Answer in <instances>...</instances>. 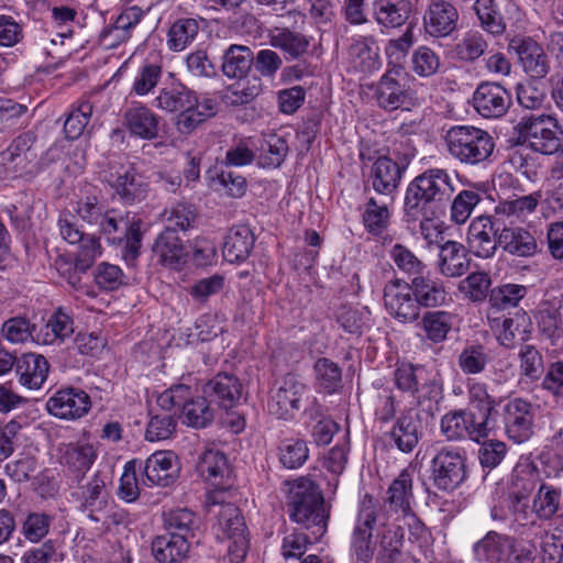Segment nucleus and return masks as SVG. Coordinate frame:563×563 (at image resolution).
I'll return each instance as SVG.
<instances>
[{
  "label": "nucleus",
  "mask_w": 563,
  "mask_h": 563,
  "mask_svg": "<svg viewBox=\"0 0 563 563\" xmlns=\"http://www.w3.org/2000/svg\"><path fill=\"white\" fill-rule=\"evenodd\" d=\"M454 187L446 169L428 168L407 186L404 218L407 223H420L423 232L429 223L446 213Z\"/></svg>",
  "instance_id": "nucleus-1"
},
{
  "label": "nucleus",
  "mask_w": 563,
  "mask_h": 563,
  "mask_svg": "<svg viewBox=\"0 0 563 563\" xmlns=\"http://www.w3.org/2000/svg\"><path fill=\"white\" fill-rule=\"evenodd\" d=\"M286 511L298 530L311 531L312 539H322L328 531L331 505L327 504L320 486L307 476L289 483Z\"/></svg>",
  "instance_id": "nucleus-2"
},
{
  "label": "nucleus",
  "mask_w": 563,
  "mask_h": 563,
  "mask_svg": "<svg viewBox=\"0 0 563 563\" xmlns=\"http://www.w3.org/2000/svg\"><path fill=\"white\" fill-rule=\"evenodd\" d=\"M416 154L417 150L410 140L394 143L387 154L377 157L369 148L361 150L358 154L361 163L363 165L372 163L367 180L364 183V191L367 190V185H371L376 194L391 197L397 192Z\"/></svg>",
  "instance_id": "nucleus-3"
},
{
  "label": "nucleus",
  "mask_w": 563,
  "mask_h": 563,
  "mask_svg": "<svg viewBox=\"0 0 563 563\" xmlns=\"http://www.w3.org/2000/svg\"><path fill=\"white\" fill-rule=\"evenodd\" d=\"M444 142L454 159L470 166L489 162L496 146L488 131L467 124L451 126L445 132Z\"/></svg>",
  "instance_id": "nucleus-4"
},
{
  "label": "nucleus",
  "mask_w": 563,
  "mask_h": 563,
  "mask_svg": "<svg viewBox=\"0 0 563 563\" xmlns=\"http://www.w3.org/2000/svg\"><path fill=\"white\" fill-rule=\"evenodd\" d=\"M385 515L384 504L371 494L363 496L350 542V555L354 560L353 563H372L376 550L373 530Z\"/></svg>",
  "instance_id": "nucleus-5"
},
{
  "label": "nucleus",
  "mask_w": 563,
  "mask_h": 563,
  "mask_svg": "<svg viewBox=\"0 0 563 563\" xmlns=\"http://www.w3.org/2000/svg\"><path fill=\"white\" fill-rule=\"evenodd\" d=\"M143 220L136 213L126 212L120 219L109 216L106 212L99 223L100 233L106 235L112 244L122 245L121 255L129 267H135L141 255Z\"/></svg>",
  "instance_id": "nucleus-6"
},
{
  "label": "nucleus",
  "mask_w": 563,
  "mask_h": 563,
  "mask_svg": "<svg viewBox=\"0 0 563 563\" xmlns=\"http://www.w3.org/2000/svg\"><path fill=\"white\" fill-rule=\"evenodd\" d=\"M468 478L467 453L464 449L443 446L430 463V481L442 493H453Z\"/></svg>",
  "instance_id": "nucleus-7"
},
{
  "label": "nucleus",
  "mask_w": 563,
  "mask_h": 563,
  "mask_svg": "<svg viewBox=\"0 0 563 563\" xmlns=\"http://www.w3.org/2000/svg\"><path fill=\"white\" fill-rule=\"evenodd\" d=\"M103 181L122 205L140 203L150 192V183L134 163L110 164L104 172Z\"/></svg>",
  "instance_id": "nucleus-8"
},
{
  "label": "nucleus",
  "mask_w": 563,
  "mask_h": 563,
  "mask_svg": "<svg viewBox=\"0 0 563 563\" xmlns=\"http://www.w3.org/2000/svg\"><path fill=\"white\" fill-rule=\"evenodd\" d=\"M407 75L400 64L389 62L387 70L379 78L374 89V98L377 106L387 112L398 109L410 110L416 106V98L410 87L401 82Z\"/></svg>",
  "instance_id": "nucleus-9"
},
{
  "label": "nucleus",
  "mask_w": 563,
  "mask_h": 563,
  "mask_svg": "<svg viewBox=\"0 0 563 563\" xmlns=\"http://www.w3.org/2000/svg\"><path fill=\"white\" fill-rule=\"evenodd\" d=\"M516 130L518 132L517 144L528 143L533 152L551 155L561 147L562 131L549 115L523 117L516 125Z\"/></svg>",
  "instance_id": "nucleus-10"
},
{
  "label": "nucleus",
  "mask_w": 563,
  "mask_h": 563,
  "mask_svg": "<svg viewBox=\"0 0 563 563\" xmlns=\"http://www.w3.org/2000/svg\"><path fill=\"white\" fill-rule=\"evenodd\" d=\"M503 230L505 231V219L495 211L474 218L467 229L468 252L481 260L493 258L499 250Z\"/></svg>",
  "instance_id": "nucleus-11"
},
{
  "label": "nucleus",
  "mask_w": 563,
  "mask_h": 563,
  "mask_svg": "<svg viewBox=\"0 0 563 563\" xmlns=\"http://www.w3.org/2000/svg\"><path fill=\"white\" fill-rule=\"evenodd\" d=\"M217 525L222 538L229 541L230 562L242 563L250 549V533L241 509L232 503L220 504Z\"/></svg>",
  "instance_id": "nucleus-12"
},
{
  "label": "nucleus",
  "mask_w": 563,
  "mask_h": 563,
  "mask_svg": "<svg viewBox=\"0 0 563 563\" xmlns=\"http://www.w3.org/2000/svg\"><path fill=\"white\" fill-rule=\"evenodd\" d=\"M504 432L516 444L528 442L534 434L536 406L521 397L503 400L499 413Z\"/></svg>",
  "instance_id": "nucleus-13"
},
{
  "label": "nucleus",
  "mask_w": 563,
  "mask_h": 563,
  "mask_svg": "<svg viewBox=\"0 0 563 563\" xmlns=\"http://www.w3.org/2000/svg\"><path fill=\"white\" fill-rule=\"evenodd\" d=\"M508 53L516 56L531 79H544L551 71V59L543 45L533 36L518 34L508 42Z\"/></svg>",
  "instance_id": "nucleus-14"
},
{
  "label": "nucleus",
  "mask_w": 563,
  "mask_h": 563,
  "mask_svg": "<svg viewBox=\"0 0 563 563\" xmlns=\"http://www.w3.org/2000/svg\"><path fill=\"white\" fill-rule=\"evenodd\" d=\"M384 303L391 318L401 323H412L420 318V307L409 282L394 278L384 286Z\"/></svg>",
  "instance_id": "nucleus-15"
},
{
  "label": "nucleus",
  "mask_w": 563,
  "mask_h": 563,
  "mask_svg": "<svg viewBox=\"0 0 563 563\" xmlns=\"http://www.w3.org/2000/svg\"><path fill=\"white\" fill-rule=\"evenodd\" d=\"M306 384L295 374H286L276 390L271 393L267 408L268 412L278 419L289 420L300 410L302 397L307 394Z\"/></svg>",
  "instance_id": "nucleus-16"
},
{
  "label": "nucleus",
  "mask_w": 563,
  "mask_h": 563,
  "mask_svg": "<svg viewBox=\"0 0 563 563\" xmlns=\"http://www.w3.org/2000/svg\"><path fill=\"white\" fill-rule=\"evenodd\" d=\"M424 437V427L420 413L413 409H405L395 419L384 438L391 448H396L404 454H410Z\"/></svg>",
  "instance_id": "nucleus-17"
},
{
  "label": "nucleus",
  "mask_w": 563,
  "mask_h": 563,
  "mask_svg": "<svg viewBox=\"0 0 563 563\" xmlns=\"http://www.w3.org/2000/svg\"><path fill=\"white\" fill-rule=\"evenodd\" d=\"M142 470V484L147 487H168L179 477L178 456L173 451H156L144 463L139 462Z\"/></svg>",
  "instance_id": "nucleus-18"
},
{
  "label": "nucleus",
  "mask_w": 563,
  "mask_h": 563,
  "mask_svg": "<svg viewBox=\"0 0 563 563\" xmlns=\"http://www.w3.org/2000/svg\"><path fill=\"white\" fill-rule=\"evenodd\" d=\"M198 104L197 92L180 81H173L159 89L154 106L167 113H178L176 128L181 133L184 118Z\"/></svg>",
  "instance_id": "nucleus-19"
},
{
  "label": "nucleus",
  "mask_w": 563,
  "mask_h": 563,
  "mask_svg": "<svg viewBox=\"0 0 563 563\" xmlns=\"http://www.w3.org/2000/svg\"><path fill=\"white\" fill-rule=\"evenodd\" d=\"M472 104L475 111L485 119L504 117L512 104L511 93L499 82L483 81L477 85Z\"/></svg>",
  "instance_id": "nucleus-20"
},
{
  "label": "nucleus",
  "mask_w": 563,
  "mask_h": 563,
  "mask_svg": "<svg viewBox=\"0 0 563 563\" xmlns=\"http://www.w3.org/2000/svg\"><path fill=\"white\" fill-rule=\"evenodd\" d=\"M440 430L449 441H461L470 439L479 443L482 439H487L492 433L471 411L465 409H455L446 412L440 421Z\"/></svg>",
  "instance_id": "nucleus-21"
},
{
  "label": "nucleus",
  "mask_w": 563,
  "mask_h": 563,
  "mask_svg": "<svg viewBox=\"0 0 563 563\" xmlns=\"http://www.w3.org/2000/svg\"><path fill=\"white\" fill-rule=\"evenodd\" d=\"M460 13L450 0H428L422 21L427 34L440 38L451 35L457 29Z\"/></svg>",
  "instance_id": "nucleus-22"
},
{
  "label": "nucleus",
  "mask_w": 563,
  "mask_h": 563,
  "mask_svg": "<svg viewBox=\"0 0 563 563\" xmlns=\"http://www.w3.org/2000/svg\"><path fill=\"white\" fill-rule=\"evenodd\" d=\"M467 399L468 406L464 409L494 432L499 427L497 417L503 400L492 396L485 383L474 380L467 383Z\"/></svg>",
  "instance_id": "nucleus-23"
},
{
  "label": "nucleus",
  "mask_w": 563,
  "mask_h": 563,
  "mask_svg": "<svg viewBox=\"0 0 563 563\" xmlns=\"http://www.w3.org/2000/svg\"><path fill=\"white\" fill-rule=\"evenodd\" d=\"M91 398L82 389L66 387L57 390L46 402L47 411L60 419L76 420L89 412Z\"/></svg>",
  "instance_id": "nucleus-24"
},
{
  "label": "nucleus",
  "mask_w": 563,
  "mask_h": 563,
  "mask_svg": "<svg viewBox=\"0 0 563 563\" xmlns=\"http://www.w3.org/2000/svg\"><path fill=\"white\" fill-rule=\"evenodd\" d=\"M197 472L201 478L217 490L227 492L233 484V471L227 455L220 450L203 451L197 462Z\"/></svg>",
  "instance_id": "nucleus-25"
},
{
  "label": "nucleus",
  "mask_w": 563,
  "mask_h": 563,
  "mask_svg": "<svg viewBox=\"0 0 563 563\" xmlns=\"http://www.w3.org/2000/svg\"><path fill=\"white\" fill-rule=\"evenodd\" d=\"M59 464L74 475L77 484L81 483L86 473L98 457L95 444L85 441L60 443L58 446Z\"/></svg>",
  "instance_id": "nucleus-26"
},
{
  "label": "nucleus",
  "mask_w": 563,
  "mask_h": 563,
  "mask_svg": "<svg viewBox=\"0 0 563 563\" xmlns=\"http://www.w3.org/2000/svg\"><path fill=\"white\" fill-rule=\"evenodd\" d=\"M243 385L240 378L228 372H219L202 386V394L212 404L229 410L235 407L242 397Z\"/></svg>",
  "instance_id": "nucleus-27"
},
{
  "label": "nucleus",
  "mask_w": 563,
  "mask_h": 563,
  "mask_svg": "<svg viewBox=\"0 0 563 563\" xmlns=\"http://www.w3.org/2000/svg\"><path fill=\"white\" fill-rule=\"evenodd\" d=\"M159 115L142 102H131L123 113V125L130 136L145 141L159 136Z\"/></svg>",
  "instance_id": "nucleus-28"
},
{
  "label": "nucleus",
  "mask_w": 563,
  "mask_h": 563,
  "mask_svg": "<svg viewBox=\"0 0 563 563\" xmlns=\"http://www.w3.org/2000/svg\"><path fill=\"white\" fill-rule=\"evenodd\" d=\"M514 536L489 530L472 547L477 563H505L517 543Z\"/></svg>",
  "instance_id": "nucleus-29"
},
{
  "label": "nucleus",
  "mask_w": 563,
  "mask_h": 563,
  "mask_svg": "<svg viewBox=\"0 0 563 563\" xmlns=\"http://www.w3.org/2000/svg\"><path fill=\"white\" fill-rule=\"evenodd\" d=\"M152 251L159 258L162 265L173 269H180L189 256L178 231L170 225L156 236Z\"/></svg>",
  "instance_id": "nucleus-30"
},
{
  "label": "nucleus",
  "mask_w": 563,
  "mask_h": 563,
  "mask_svg": "<svg viewBox=\"0 0 563 563\" xmlns=\"http://www.w3.org/2000/svg\"><path fill=\"white\" fill-rule=\"evenodd\" d=\"M416 295L418 305L421 308L434 309L445 306L451 300L444 283L432 277L427 271L416 278L409 280Z\"/></svg>",
  "instance_id": "nucleus-31"
},
{
  "label": "nucleus",
  "mask_w": 563,
  "mask_h": 563,
  "mask_svg": "<svg viewBox=\"0 0 563 563\" xmlns=\"http://www.w3.org/2000/svg\"><path fill=\"white\" fill-rule=\"evenodd\" d=\"M145 11L137 5L125 8L110 24L100 33V42L107 47H115L122 42H126L132 36V30L141 22Z\"/></svg>",
  "instance_id": "nucleus-32"
},
{
  "label": "nucleus",
  "mask_w": 563,
  "mask_h": 563,
  "mask_svg": "<svg viewBox=\"0 0 563 563\" xmlns=\"http://www.w3.org/2000/svg\"><path fill=\"white\" fill-rule=\"evenodd\" d=\"M255 244V234L246 224L233 225L227 233L223 242V257L229 263L245 262Z\"/></svg>",
  "instance_id": "nucleus-33"
},
{
  "label": "nucleus",
  "mask_w": 563,
  "mask_h": 563,
  "mask_svg": "<svg viewBox=\"0 0 563 563\" xmlns=\"http://www.w3.org/2000/svg\"><path fill=\"white\" fill-rule=\"evenodd\" d=\"M468 247L457 241L449 240L440 246L438 268L439 272L450 278L464 275L471 265Z\"/></svg>",
  "instance_id": "nucleus-34"
},
{
  "label": "nucleus",
  "mask_w": 563,
  "mask_h": 563,
  "mask_svg": "<svg viewBox=\"0 0 563 563\" xmlns=\"http://www.w3.org/2000/svg\"><path fill=\"white\" fill-rule=\"evenodd\" d=\"M14 367L20 384L29 389L41 388L49 372L48 361L36 353H24L16 357Z\"/></svg>",
  "instance_id": "nucleus-35"
},
{
  "label": "nucleus",
  "mask_w": 563,
  "mask_h": 563,
  "mask_svg": "<svg viewBox=\"0 0 563 563\" xmlns=\"http://www.w3.org/2000/svg\"><path fill=\"white\" fill-rule=\"evenodd\" d=\"M499 242V247L512 256L531 257L539 252L537 239L528 229L511 223L508 225L506 221Z\"/></svg>",
  "instance_id": "nucleus-36"
},
{
  "label": "nucleus",
  "mask_w": 563,
  "mask_h": 563,
  "mask_svg": "<svg viewBox=\"0 0 563 563\" xmlns=\"http://www.w3.org/2000/svg\"><path fill=\"white\" fill-rule=\"evenodd\" d=\"M443 391L444 383L441 373L429 369L412 397L427 415L434 417L439 410L440 402L444 398Z\"/></svg>",
  "instance_id": "nucleus-37"
},
{
  "label": "nucleus",
  "mask_w": 563,
  "mask_h": 563,
  "mask_svg": "<svg viewBox=\"0 0 563 563\" xmlns=\"http://www.w3.org/2000/svg\"><path fill=\"white\" fill-rule=\"evenodd\" d=\"M413 10L411 0H374L373 14L378 25L386 29L401 27Z\"/></svg>",
  "instance_id": "nucleus-38"
},
{
  "label": "nucleus",
  "mask_w": 563,
  "mask_h": 563,
  "mask_svg": "<svg viewBox=\"0 0 563 563\" xmlns=\"http://www.w3.org/2000/svg\"><path fill=\"white\" fill-rule=\"evenodd\" d=\"M106 487V475L101 471H97L86 484H78L81 498L80 508L89 512L88 517L92 521H100L96 512L107 506L108 492Z\"/></svg>",
  "instance_id": "nucleus-39"
},
{
  "label": "nucleus",
  "mask_w": 563,
  "mask_h": 563,
  "mask_svg": "<svg viewBox=\"0 0 563 563\" xmlns=\"http://www.w3.org/2000/svg\"><path fill=\"white\" fill-rule=\"evenodd\" d=\"M151 549L158 563H184L188 558L190 543L184 536L166 532L153 539Z\"/></svg>",
  "instance_id": "nucleus-40"
},
{
  "label": "nucleus",
  "mask_w": 563,
  "mask_h": 563,
  "mask_svg": "<svg viewBox=\"0 0 563 563\" xmlns=\"http://www.w3.org/2000/svg\"><path fill=\"white\" fill-rule=\"evenodd\" d=\"M354 67L364 74H372L382 66L379 47L375 36H361L349 47Z\"/></svg>",
  "instance_id": "nucleus-41"
},
{
  "label": "nucleus",
  "mask_w": 563,
  "mask_h": 563,
  "mask_svg": "<svg viewBox=\"0 0 563 563\" xmlns=\"http://www.w3.org/2000/svg\"><path fill=\"white\" fill-rule=\"evenodd\" d=\"M163 525L167 533L188 540L200 528V517L190 508L177 507L163 512Z\"/></svg>",
  "instance_id": "nucleus-42"
},
{
  "label": "nucleus",
  "mask_w": 563,
  "mask_h": 563,
  "mask_svg": "<svg viewBox=\"0 0 563 563\" xmlns=\"http://www.w3.org/2000/svg\"><path fill=\"white\" fill-rule=\"evenodd\" d=\"M454 314L445 310H428L419 318L418 327L424 338L433 344L448 339L453 327Z\"/></svg>",
  "instance_id": "nucleus-43"
},
{
  "label": "nucleus",
  "mask_w": 563,
  "mask_h": 563,
  "mask_svg": "<svg viewBox=\"0 0 563 563\" xmlns=\"http://www.w3.org/2000/svg\"><path fill=\"white\" fill-rule=\"evenodd\" d=\"M254 64L253 52L244 45H230L222 56L221 69L231 79L245 78Z\"/></svg>",
  "instance_id": "nucleus-44"
},
{
  "label": "nucleus",
  "mask_w": 563,
  "mask_h": 563,
  "mask_svg": "<svg viewBox=\"0 0 563 563\" xmlns=\"http://www.w3.org/2000/svg\"><path fill=\"white\" fill-rule=\"evenodd\" d=\"M528 295V287L525 285L506 283L490 289L488 298V311L493 313L517 308L520 301Z\"/></svg>",
  "instance_id": "nucleus-45"
},
{
  "label": "nucleus",
  "mask_w": 563,
  "mask_h": 563,
  "mask_svg": "<svg viewBox=\"0 0 563 563\" xmlns=\"http://www.w3.org/2000/svg\"><path fill=\"white\" fill-rule=\"evenodd\" d=\"M276 455L283 468L295 471L309 460L310 450L305 439L285 438L277 443Z\"/></svg>",
  "instance_id": "nucleus-46"
},
{
  "label": "nucleus",
  "mask_w": 563,
  "mask_h": 563,
  "mask_svg": "<svg viewBox=\"0 0 563 563\" xmlns=\"http://www.w3.org/2000/svg\"><path fill=\"white\" fill-rule=\"evenodd\" d=\"M492 362L489 349L478 341L467 342L457 356V365L465 375H478Z\"/></svg>",
  "instance_id": "nucleus-47"
},
{
  "label": "nucleus",
  "mask_w": 563,
  "mask_h": 563,
  "mask_svg": "<svg viewBox=\"0 0 563 563\" xmlns=\"http://www.w3.org/2000/svg\"><path fill=\"white\" fill-rule=\"evenodd\" d=\"M386 503L395 511L408 514L411 510L413 501L412 474L408 468H404L399 475L390 483L386 493Z\"/></svg>",
  "instance_id": "nucleus-48"
},
{
  "label": "nucleus",
  "mask_w": 563,
  "mask_h": 563,
  "mask_svg": "<svg viewBox=\"0 0 563 563\" xmlns=\"http://www.w3.org/2000/svg\"><path fill=\"white\" fill-rule=\"evenodd\" d=\"M473 10L483 31L495 37L506 32L507 22L496 0H475Z\"/></svg>",
  "instance_id": "nucleus-49"
},
{
  "label": "nucleus",
  "mask_w": 563,
  "mask_h": 563,
  "mask_svg": "<svg viewBox=\"0 0 563 563\" xmlns=\"http://www.w3.org/2000/svg\"><path fill=\"white\" fill-rule=\"evenodd\" d=\"M561 488L541 483L532 499L533 516L541 521H550L554 519L561 509Z\"/></svg>",
  "instance_id": "nucleus-50"
},
{
  "label": "nucleus",
  "mask_w": 563,
  "mask_h": 563,
  "mask_svg": "<svg viewBox=\"0 0 563 563\" xmlns=\"http://www.w3.org/2000/svg\"><path fill=\"white\" fill-rule=\"evenodd\" d=\"M314 387L332 395L342 388V368L328 357H319L313 364Z\"/></svg>",
  "instance_id": "nucleus-51"
},
{
  "label": "nucleus",
  "mask_w": 563,
  "mask_h": 563,
  "mask_svg": "<svg viewBox=\"0 0 563 563\" xmlns=\"http://www.w3.org/2000/svg\"><path fill=\"white\" fill-rule=\"evenodd\" d=\"M391 212L387 203L369 197L364 205L362 223L367 233L380 236L390 225Z\"/></svg>",
  "instance_id": "nucleus-52"
},
{
  "label": "nucleus",
  "mask_w": 563,
  "mask_h": 563,
  "mask_svg": "<svg viewBox=\"0 0 563 563\" xmlns=\"http://www.w3.org/2000/svg\"><path fill=\"white\" fill-rule=\"evenodd\" d=\"M37 136L32 131H26L18 135L7 150L0 153V159L3 164H14V168H24L25 164L35 158L31 153L32 146Z\"/></svg>",
  "instance_id": "nucleus-53"
},
{
  "label": "nucleus",
  "mask_w": 563,
  "mask_h": 563,
  "mask_svg": "<svg viewBox=\"0 0 563 563\" xmlns=\"http://www.w3.org/2000/svg\"><path fill=\"white\" fill-rule=\"evenodd\" d=\"M310 37L290 29L284 27L271 36V44L279 48L291 59H300L310 47Z\"/></svg>",
  "instance_id": "nucleus-54"
},
{
  "label": "nucleus",
  "mask_w": 563,
  "mask_h": 563,
  "mask_svg": "<svg viewBox=\"0 0 563 563\" xmlns=\"http://www.w3.org/2000/svg\"><path fill=\"white\" fill-rule=\"evenodd\" d=\"M181 422L195 429H203L214 420V410L206 395L196 396L179 415Z\"/></svg>",
  "instance_id": "nucleus-55"
},
{
  "label": "nucleus",
  "mask_w": 563,
  "mask_h": 563,
  "mask_svg": "<svg viewBox=\"0 0 563 563\" xmlns=\"http://www.w3.org/2000/svg\"><path fill=\"white\" fill-rule=\"evenodd\" d=\"M45 329V333L37 334L36 342L52 344L56 340L64 341L74 333L73 317L59 307L49 316Z\"/></svg>",
  "instance_id": "nucleus-56"
},
{
  "label": "nucleus",
  "mask_w": 563,
  "mask_h": 563,
  "mask_svg": "<svg viewBox=\"0 0 563 563\" xmlns=\"http://www.w3.org/2000/svg\"><path fill=\"white\" fill-rule=\"evenodd\" d=\"M199 23L194 18H179L169 27L167 47L173 52H181L197 37Z\"/></svg>",
  "instance_id": "nucleus-57"
},
{
  "label": "nucleus",
  "mask_w": 563,
  "mask_h": 563,
  "mask_svg": "<svg viewBox=\"0 0 563 563\" xmlns=\"http://www.w3.org/2000/svg\"><path fill=\"white\" fill-rule=\"evenodd\" d=\"M371 312L367 308L343 305L335 311V321L347 334L360 338L367 328Z\"/></svg>",
  "instance_id": "nucleus-58"
},
{
  "label": "nucleus",
  "mask_w": 563,
  "mask_h": 563,
  "mask_svg": "<svg viewBox=\"0 0 563 563\" xmlns=\"http://www.w3.org/2000/svg\"><path fill=\"white\" fill-rule=\"evenodd\" d=\"M441 68V57L433 48L421 45L412 52L409 69L419 78H430L439 74Z\"/></svg>",
  "instance_id": "nucleus-59"
},
{
  "label": "nucleus",
  "mask_w": 563,
  "mask_h": 563,
  "mask_svg": "<svg viewBox=\"0 0 563 563\" xmlns=\"http://www.w3.org/2000/svg\"><path fill=\"white\" fill-rule=\"evenodd\" d=\"M389 257L396 267L406 275L409 280L426 273L428 266L409 247L396 243L389 251Z\"/></svg>",
  "instance_id": "nucleus-60"
},
{
  "label": "nucleus",
  "mask_w": 563,
  "mask_h": 563,
  "mask_svg": "<svg viewBox=\"0 0 563 563\" xmlns=\"http://www.w3.org/2000/svg\"><path fill=\"white\" fill-rule=\"evenodd\" d=\"M488 48V42L479 31H468L455 44L456 58L465 63H474L482 57Z\"/></svg>",
  "instance_id": "nucleus-61"
},
{
  "label": "nucleus",
  "mask_w": 563,
  "mask_h": 563,
  "mask_svg": "<svg viewBox=\"0 0 563 563\" xmlns=\"http://www.w3.org/2000/svg\"><path fill=\"white\" fill-rule=\"evenodd\" d=\"M428 371L429 368L424 365L401 363L393 373L394 385L401 393L412 396Z\"/></svg>",
  "instance_id": "nucleus-62"
},
{
  "label": "nucleus",
  "mask_w": 563,
  "mask_h": 563,
  "mask_svg": "<svg viewBox=\"0 0 563 563\" xmlns=\"http://www.w3.org/2000/svg\"><path fill=\"white\" fill-rule=\"evenodd\" d=\"M93 106L89 100H80L73 104L64 123V133L68 140L79 139L92 115Z\"/></svg>",
  "instance_id": "nucleus-63"
},
{
  "label": "nucleus",
  "mask_w": 563,
  "mask_h": 563,
  "mask_svg": "<svg viewBox=\"0 0 563 563\" xmlns=\"http://www.w3.org/2000/svg\"><path fill=\"white\" fill-rule=\"evenodd\" d=\"M492 277L488 272L476 271L466 276L460 286L461 291L474 303L488 301L492 289Z\"/></svg>",
  "instance_id": "nucleus-64"
}]
</instances>
